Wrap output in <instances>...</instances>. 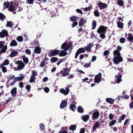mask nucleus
I'll list each match as a JSON object with an SVG mask.
<instances>
[{"label":"nucleus","instance_id":"nucleus-1","mask_svg":"<svg viewBox=\"0 0 133 133\" xmlns=\"http://www.w3.org/2000/svg\"><path fill=\"white\" fill-rule=\"evenodd\" d=\"M79 18H80L79 17L75 16H71L70 18V21L73 22L72 25V28L75 27V26L78 25V23L77 21H78V19H79Z\"/></svg>","mask_w":133,"mask_h":133},{"label":"nucleus","instance_id":"nucleus-2","mask_svg":"<svg viewBox=\"0 0 133 133\" xmlns=\"http://www.w3.org/2000/svg\"><path fill=\"white\" fill-rule=\"evenodd\" d=\"M114 56L113 61L115 64H118L120 62L123 61V59L122 57L120 56V55L119 56L118 54H117L116 56L114 54Z\"/></svg>","mask_w":133,"mask_h":133},{"label":"nucleus","instance_id":"nucleus-3","mask_svg":"<svg viewBox=\"0 0 133 133\" xmlns=\"http://www.w3.org/2000/svg\"><path fill=\"white\" fill-rule=\"evenodd\" d=\"M60 52L59 50L55 49L54 50H52L50 51L48 54L49 57L53 56L58 55Z\"/></svg>","mask_w":133,"mask_h":133},{"label":"nucleus","instance_id":"nucleus-4","mask_svg":"<svg viewBox=\"0 0 133 133\" xmlns=\"http://www.w3.org/2000/svg\"><path fill=\"white\" fill-rule=\"evenodd\" d=\"M102 75L101 72L98 73V75H96L94 79V82L99 84L101 81Z\"/></svg>","mask_w":133,"mask_h":133},{"label":"nucleus","instance_id":"nucleus-5","mask_svg":"<svg viewBox=\"0 0 133 133\" xmlns=\"http://www.w3.org/2000/svg\"><path fill=\"white\" fill-rule=\"evenodd\" d=\"M72 44L71 43H69V44H67L66 42L63 43L61 46V48L64 49L65 51H67V49L70 48L72 46Z\"/></svg>","mask_w":133,"mask_h":133},{"label":"nucleus","instance_id":"nucleus-6","mask_svg":"<svg viewBox=\"0 0 133 133\" xmlns=\"http://www.w3.org/2000/svg\"><path fill=\"white\" fill-rule=\"evenodd\" d=\"M108 27L103 25H101L98 28L97 32L98 33L106 32Z\"/></svg>","mask_w":133,"mask_h":133},{"label":"nucleus","instance_id":"nucleus-7","mask_svg":"<svg viewBox=\"0 0 133 133\" xmlns=\"http://www.w3.org/2000/svg\"><path fill=\"white\" fill-rule=\"evenodd\" d=\"M93 113L92 116V120H94L98 118L100 115V113L98 111L95 109L93 111Z\"/></svg>","mask_w":133,"mask_h":133},{"label":"nucleus","instance_id":"nucleus-8","mask_svg":"<svg viewBox=\"0 0 133 133\" xmlns=\"http://www.w3.org/2000/svg\"><path fill=\"white\" fill-rule=\"evenodd\" d=\"M15 63L16 64L18 65V67L20 70L23 69L24 67L25 64L21 61L18 60L16 61L15 62Z\"/></svg>","mask_w":133,"mask_h":133},{"label":"nucleus","instance_id":"nucleus-9","mask_svg":"<svg viewBox=\"0 0 133 133\" xmlns=\"http://www.w3.org/2000/svg\"><path fill=\"white\" fill-rule=\"evenodd\" d=\"M10 50H11V52L10 54L9 55V56L10 57H13L18 55V52L17 51H18V50H17V51L16 50L11 49Z\"/></svg>","mask_w":133,"mask_h":133},{"label":"nucleus","instance_id":"nucleus-10","mask_svg":"<svg viewBox=\"0 0 133 133\" xmlns=\"http://www.w3.org/2000/svg\"><path fill=\"white\" fill-rule=\"evenodd\" d=\"M8 35L7 31L5 29H3L0 32V37L2 38H4L5 36H7Z\"/></svg>","mask_w":133,"mask_h":133},{"label":"nucleus","instance_id":"nucleus-11","mask_svg":"<svg viewBox=\"0 0 133 133\" xmlns=\"http://www.w3.org/2000/svg\"><path fill=\"white\" fill-rule=\"evenodd\" d=\"M122 47L119 46H117V50H115L114 52V54L115 55L118 54L119 56L121 55V54L120 53V51L121 50Z\"/></svg>","mask_w":133,"mask_h":133},{"label":"nucleus","instance_id":"nucleus-12","mask_svg":"<svg viewBox=\"0 0 133 133\" xmlns=\"http://www.w3.org/2000/svg\"><path fill=\"white\" fill-rule=\"evenodd\" d=\"M80 18V21L79 22V27L83 26L87 22V20H84L83 17Z\"/></svg>","mask_w":133,"mask_h":133},{"label":"nucleus","instance_id":"nucleus-13","mask_svg":"<svg viewBox=\"0 0 133 133\" xmlns=\"http://www.w3.org/2000/svg\"><path fill=\"white\" fill-rule=\"evenodd\" d=\"M69 91V89L68 87L65 88V90L64 89L62 88L60 90V92L63 94H64L65 95H67L68 94Z\"/></svg>","mask_w":133,"mask_h":133},{"label":"nucleus","instance_id":"nucleus-14","mask_svg":"<svg viewBox=\"0 0 133 133\" xmlns=\"http://www.w3.org/2000/svg\"><path fill=\"white\" fill-rule=\"evenodd\" d=\"M98 6L100 10H102L106 8L107 6L106 4L102 2H100L98 4Z\"/></svg>","mask_w":133,"mask_h":133},{"label":"nucleus","instance_id":"nucleus-15","mask_svg":"<svg viewBox=\"0 0 133 133\" xmlns=\"http://www.w3.org/2000/svg\"><path fill=\"white\" fill-rule=\"evenodd\" d=\"M67 104V101L65 100H62L60 104V107L61 109H63L66 107Z\"/></svg>","mask_w":133,"mask_h":133},{"label":"nucleus","instance_id":"nucleus-16","mask_svg":"<svg viewBox=\"0 0 133 133\" xmlns=\"http://www.w3.org/2000/svg\"><path fill=\"white\" fill-rule=\"evenodd\" d=\"M16 92L17 89L16 87H14L12 89L10 92L11 94L13 97H15L16 96Z\"/></svg>","mask_w":133,"mask_h":133},{"label":"nucleus","instance_id":"nucleus-17","mask_svg":"<svg viewBox=\"0 0 133 133\" xmlns=\"http://www.w3.org/2000/svg\"><path fill=\"white\" fill-rule=\"evenodd\" d=\"M120 73H119L118 75H116L115 76V78L117 79L116 83H119L121 81L122 75H119Z\"/></svg>","mask_w":133,"mask_h":133},{"label":"nucleus","instance_id":"nucleus-18","mask_svg":"<svg viewBox=\"0 0 133 133\" xmlns=\"http://www.w3.org/2000/svg\"><path fill=\"white\" fill-rule=\"evenodd\" d=\"M100 126V124L99 122V121H97L96 123L94 126L92 127V130L94 131H95L96 130V129L98 127H99Z\"/></svg>","mask_w":133,"mask_h":133},{"label":"nucleus","instance_id":"nucleus-19","mask_svg":"<svg viewBox=\"0 0 133 133\" xmlns=\"http://www.w3.org/2000/svg\"><path fill=\"white\" fill-rule=\"evenodd\" d=\"M65 50H62L61 51V52H60L59 54V56L60 57L64 56L68 54V53L66 52Z\"/></svg>","mask_w":133,"mask_h":133},{"label":"nucleus","instance_id":"nucleus-20","mask_svg":"<svg viewBox=\"0 0 133 133\" xmlns=\"http://www.w3.org/2000/svg\"><path fill=\"white\" fill-rule=\"evenodd\" d=\"M18 43L14 39L12 40L11 42L10 45L11 46H15L17 45Z\"/></svg>","mask_w":133,"mask_h":133},{"label":"nucleus","instance_id":"nucleus-21","mask_svg":"<svg viewBox=\"0 0 133 133\" xmlns=\"http://www.w3.org/2000/svg\"><path fill=\"white\" fill-rule=\"evenodd\" d=\"M128 37L127 38V40L131 43L133 42V36L130 33L128 34Z\"/></svg>","mask_w":133,"mask_h":133},{"label":"nucleus","instance_id":"nucleus-22","mask_svg":"<svg viewBox=\"0 0 133 133\" xmlns=\"http://www.w3.org/2000/svg\"><path fill=\"white\" fill-rule=\"evenodd\" d=\"M41 49L39 47L36 46L34 50V52L36 54H39L40 53Z\"/></svg>","mask_w":133,"mask_h":133},{"label":"nucleus","instance_id":"nucleus-23","mask_svg":"<svg viewBox=\"0 0 133 133\" xmlns=\"http://www.w3.org/2000/svg\"><path fill=\"white\" fill-rule=\"evenodd\" d=\"M8 10L10 12H13L15 11L16 9H15V7L13 5H10Z\"/></svg>","mask_w":133,"mask_h":133},{"label":"nucleus","instance_id":"nucleus-24","mask_svg":"<svg viewBox=\"0 0 133 133\" xmlns=\"http://www.w3.org/2000/svg\"><path fill=\"white\" fill-rule=\"evenodd\" d=\"M89 116L88 115L83 116L82 117V119L85 122H86L89 118Z\"/></svg>","mask_w":133,"mask_h":133},{"label":"nucleus","instance_id":"nucleus-25","mask_svg":"<svg viewBox=\"0 0 133 133\" xmlns=\"http://www.w3.org/2000/svg\"><path fill=\"white\" fill-rule=\"evenodd\" d=\"M14 25L13 23L11 21H8L6 25V27L11 28L13 27Z\"/></svg>","mask_w":133,"mask_h":133},{"label":"nucleus","instance_id":"nucleus-26","mask_svg":"<svg viewBox=\"0 0 133 133\" xmlns=\"http://www.w3.org/2000/svg\"><path fill=\"white\" fill-rule=\"evenodd\" d=\"M22 59L24 63L27 64L28 63V57H26L24 55L22 56Z\"/></svg>","mask_w":133,"mask_h":133},{"label":"nucleus","instance_id":"nucleus-27","mask_svg":"<svg viewBox=\"0 0 133 133\" xmlns=\"http://www.w3.org/2000/svg\"><path fill=\"white\" fill-rule=\"evenodd\" d=\"M117 27L120 28H122L124 26V23L120 21L117 22Z\"/></svg>","mask_w":133,"mask_h":133},{"label":"nucleus","instance_id":"nucleus-28","mask_svg":"<svg viewBox=\"0 0 133 133\" xmlns=\"http://www.w3.org/2000/svg\"><path fill=\"white\" fill-rule=\"evenodd\" d=\"M115 100H114L112 98H107L106 99V101L107 102L110 104H113Z\"/></svg>","mask_w":133,"mask_h":133},{"label":"nucleus","instance_id":"nucleus-29","mask_svg":"<svg viewBox=\"0 0 133 133\" xmlns=\"http://www.w3.org/2000/svg\"><path fill=\"white\" fill-rule=\"evenodd\" d=\"M76 125H72L69 127V130L74 131L76 130Z\"/></svg>","mask_w":133,"mask_h":133},{"label":"nucleus","instance_id":"nucleus-30","mask_svg":"<svg viewBox=\"0 0 133 133\" xmlns=\"http://www.w3.org/2000/svg\"><path fill=\"white\" fill-rule=\"evenodd\" d=\"M70 110L74 111L76 109V106L75 104H71L70 105Z\"/></svg>","mask_w":133,"mask_h":133},{"label":"nucleus","instance_id":"nucleus-31","mask_svg":"<svg viewBox=\"0 0 133 133\" xmlns=\"http://www.w3.org/2000/svg\"><path fill=\"white\" fill-rule=\"evenodd\" d=\"M78 111L80 113H83L84 112V109L81 106H79L77 108Z\"/></svg>","mask_w":133,"mask_h":133},{"label":"nucleus","instance_id":"nucleus-32","mask_svg":"<svg viewBox=\"0 0 133 133\" xmlns=\"http://www.w3.org/2000/svg\"><path fill=\"white\" fill-rule=\"evenodd\" d=\"M9 63V60L8 59H5L3 62L0 65H3L4 66H6L8 65Z\"/></svg>","mask_w":133,"mask_h":133},{"label":"nucleus","instance_id":"nucleus-33","mask_svg":"<svg viewBox=\"0 0 133 133\" xmlns=\"http://www.w3.org/2000/svg\"><path fill=\"white\" fill-rule=\"evenodd\" d=\"M79 54L84 52H85V49L82 47L79 48L77 51Z\"/></svg>","mask_w":133,"mask_h":133},{"label":"nucleus","instance_id":"nucleus-34","mask_svg":"<svg viewBox=\"0 0 133 133\" xmlns=\"http://www.w3.org/2000/svg\"><path fill=\"white\" fill-rule=\"evenodd\" d=\"M6 18L5 16L3 13L0 12V20L3 21Z\"/></svg>","mask_w":133,"mask_h":133},{"label":"nucleus","instance_id":"nucleus-35","mask_svg":"<svg viewBox=\"0 0 133 133\" xmlns=\"http://www.w3.org/2000/svg\"><path fill=\"white\" fill-rule=\"evenodd\" d=\"M4 66L0 65V68L2 69V72L4 73L6 72L7 71V69Z\"/></svg>","mask_w":133,"mask_h":133},{"label":"nucleus","instance_id":"nucleus-36","mask_svg":"<svg viewBox=\"0 0 133 133\" xmlns=\"http://www.w3.org/2000/svg\"><path fill=\"white\" fill-rule=\"evenodd\" d=\"M97 25V23L95 20H93L92 23V29H95Z\"/></svg>","mask_w":133,"mask_h":133},{"label":"nucleus","instance_id":"nucleus-37","mask_svg":"<svg viewBox=\"0 0 133 133\" xmlns=\"http://www.w3.org/2000/svg\"><path fill=\"white\" fill-rule=\"evenodd\" d=\"M7 49V46L6 45H5L1 49V51L2 53H4L6 52Z\"/></svg>","mask_w":133,"mask_h":133},{"label":"nucleus","instance_id":"nucleus-38","mask_svg":"<svg viewBox=\"0 0 133 133\" xmlns=\"http://www.w3.org/2000/svg\"><path fill=\"white\" fill-rule=\"evenodd\" d=\"M117 3V4L120 6H122L124 4V3L122 0H118Z\"/></svg>","mask_w":133,"mask_h":133},{"label":"nucleus","instance_id":"nucleus-39","mask_svg":"<svg viewBox=\"0 0 133 133\" xmlns=\"http://www.w3.org/2000/svg\"><path fill=\"white\" fill-rule=\"evenodd\" d=\"M58 60L57 58L56 57H52L50 59L51 62L53 63L57 62Z\"/></svg>","mask_w":133,"mask_h":133},{"label":"nucleus","instance_id":"nucleus-40","mask_svg":"<svg viewBox=\"0 0 133 133\" xmlns=\"http://www.w3.org/2000/svg\"><path fill=\"white\" fill-rule=\"evenodd\" d=\"M35 77L34 76L31 75L30 76V78L29 82L31 83H33L35 81Z\"/></svg>","mask_w":133,"mask_h":133},{"label":"nucleus","instance_id":"nucleus-41","mask_svg":"<svg viewBox=\"0 0 133 133\" xmlns=\"http://www.w3.org/2000/svg\"><path fill=\"white\" fill-rule=\"evenodd\" d=\"M106 32H102L100 33H99L100 34V37L101 38H102V39H104L105 38V34Z\"/></svg>","mask_w":133,"mask_h":133},{"label":"nucleus","instance_id":"nucleus-42","mask_svg":"<svg viewBox=\"0 0 133 133\" xmlns=\"http://www.w3.org/2000/svg\"><path fill=\"white\" fill-rule=\"evenodd\" d=\"M116 119L114 120L110 121L109 124V126L111 127L113 125L116 123Z\"/></svg>","mask_w":133,"mask_h":133},{"label":"nucleus","instance_id":"nucleus-43","mask_svg":"<svg viewBox=\"0 0 133 133\" xmlns=\"http://www.w3.org/2000/svg\"><path fill=\"white\" fill-rule=\"evenodd\" d=\"M3 5L5 6L6 9H7L9 8L10 5L9 4V2H5L3 3Z\"/></svg>","mask_w":133,"mask_h":133},{"label":"nucleus","instance_id":"nucleus-44","mask_svg":"<svg viewBox=\"0 0 133 133\" xmlns=\"http://www.w3.org/2000/svg\"><path fill=\"white\" fill-rule=\"evenodd\" d=\"M17 40L19 42H21L23 40V38L22 36H19L17 38Z\"/></svg>","mask_w":133,"mask_h":133},{"label":"nucleus","instance_id":"nucleus-45","mask_svg":"<svg viewBox=\"0 0 133 133\" xmlns=\"http://www.w3.org/2000/svg\"><path fill=\"white\" fill-rule=\"evenodd\" d=\"M34 0H26V3L27 4H32Z\"/></svg>","mask_w":133,"mask_h":133},{"label":"nucleus","instance_id":"nucleus-46","mask_svg":"<svg viewBox=\"0 0 133 133\" xmlns=\"http://www.w3.org/2000/svg\"><path fill=\"white\" fill-rule=\"evenodd\" d=\"M94 14L97 17H98L100 16L99 12L97 10H96L94 11Z\"/></svg>","mask_w":133,"mask_h":133},{"label":"nucleus","instance_id":"nucleus-47","mask_svg":"<svg viewBox=\"0 0 133 133\" xmlns=\"http://www.w3.org/2000/svg\"><path fill=\"white\" fill-rule=\"evenodd\" d=\"M41 130L43 131L45 129L44 125L43 124H41L39 126Z\"/></svg>","mask_w":133,"mask_h":133},{"label":"nucleus","instance_id":"nucleus-48","mask_svg":"<svg viewBox=\"0 0 133 133\" xmlns=\"http://www.w3.org/2000/svg\"><path fill=\"white\" fill-rule=\"evenodd\" d=\"M119 41L120 43H123L125 41V39L124 37H122L119 39Z\"/></svg>","mask_w":133,"mask_h":133},{"label":"nucleus","instance_id":"nucleus-49","mask_svg":"<svg viewBox=\"0 0 133 133\" xmlns=\"http://www.w3.org/2000/svg\"><path fill=\"white\" fill-rule=\"evenodd\" d=\"M38 43V42L37 40H35L31 42V45H35L37 44Z\"/></svg>","mask_w":133,"mask_h":133},{"label":"nucleus","instance_id":"nucleus-50","mask_svg":"<svg viewBox=\"0 0 133 133\" xmlns=\"http://www.w3.org/2000/svg\"><path fill=\"white\" fill-rule=\"evenodd\" d=\"M5 43V42L4 41H0V49L3 47Z\"/></svg>","mask_w":133,"mask_h":133},{"label":"nucleus","instance_id":"nucleus-51","mask_svg":"<svg viewBox=\"0 0 133 133\" xmlns=\"http://www.w3.org/2000/svg\"><path fill=\"white\" fill-rule=\"evenodd\" d=\"M32 75L34 76L35 77L37 75V72L36 71L33 70L32 71Z\"/></svg>","mask_w":133,"mask_h":133},{"label":"nucleus","instance_id":"nucleus-52","mask_svg":"<svg viewBox=\"0 0 133 133\" xmlns=\"http://www.w3.org/2000/svg\"><path fill=\"white\" fill-rule=\"evenodd\" d=\"M15 77V76L14 75H13L11 77H9V78L8 79L7 81L6 82V83H7L8 82H9L10 80H12L13 79H14V78Z\"/></svg>","mask_w":133,"mask_h":133},{"label":"nucleus","instance_id":"nucleus-53","mask_svg":"<svg viewBox=\"0 0 133 133\" xmlns=\"http://www.w3.org/2000/svg\"><path fill=\"white\" fill-rule=\"evenodd\" d=\"M25 51V53L27 54L30 55L31 54V50L29 49H26Z\"/></svg>","mask_w":133,"mask_h":133},{"label":"nucleus","instance_id":"nucleus-54","mask_svg":"<svg viewBox=\"0 0 133 133\" xmlns=\"http://www.w3.org/2000/svg\"><path fill=\"white\" fill-rule=\"evenodd\" d=\"M63 75V76H66L69 75V72L67 71H64L63 73L62 74Z\"/></svg>","mask_w":133,"mask_h":133},{"label":"nucleus","instance_id":"nucleus-55","mask_svg":"<svg viewBox=\"0 0 133 133\" xmlns=\"http://www.w3.org/2000/svg\"><path fill=\"white\" fill-rule=\"evenodd\" d=\"M92 8V6H89V7H86L85 8L84 10L86 11H87L91 9Z\"/></svg>","mask_w":133,"mask_h":133},{"label":"nucleus","instance_id":"nucleus-56","mask_svg":"<svg viewBox=\"0 0 133 133\" xmlns=\"http://www.w3.org/2000/svg\"><path fill=\"white\" fill-rule=\"evenodd\" d=\"M45 65V63L44 61H42L41 62L40 66L41 67L43 68L44 66Z\"/></svg>","mask_w":133,"mask_h":133},{"label":"nucleus","instance_id":"nucleus-57","mask_svg":"<svg viewBox=\"0 0 133 133\" xmlns=\"http://www.w3.org/2000/svg\"><path fill=\"white\" fill-rule=\"evenodd\" d=\"M76 11L78 13L80 14H81L82 15L83 12L81 10L79 9H77L76 10Z\"/></svg>","mask_w":133,"mask_h":133},{"label":"nucleus","instance_id":"nucleus-58","mask_svg":"<svg viewBox=\"0 0 133 133\" xmlns=\"http://www.w3.org/2000/svg\"><path fill=\"white\" fill-rule=\"evenodd\" d=\"M92 44H91V43H90L89 44H87V47L88 48H89L91 49V48L93 46L94 44L93 43H92Z\"/></svg>","mask_w":133,"mask_h":133},{"label":"nucleus","instance_id":"nucleus-59","mask_svg":"<svg viewBox=\"0 0 133 133\" xmlns=\"http://www.w3.org/2000/svg\"><path fill=\"white\" fill-rule=\"evenodd\" d=\"M74 97L73 96V97L71 98V102L72 103L76 104L77 103V102L75 101V97Z\"/></svg>","mask_w":133,"mask_h":133},{"label":"nucleus","instance_id":"nucleus-60","mask_svg":"<svg viewBox=\"0 0 133 133\" xmlns=\"http://www.w3.org/2000/svg\"><path fill=\"white\" fill-rule=\"evenodd\" d=\"M109 53V51L108 50H106L104 52V56L108 55Z\"/></svg>","mask_w":133,"mask_h":133},{"label":"nucleus","instance_id":"nucleus-61","mask_svg":"<svg viewBox=\"0 0 133 133\" xmlns=\"http://www.w3.org/2000/svg\"><path fill=\"white\" fill-rule=\"evenodd\" d=\"M30 88L31 87L30 85H27L25 87L26 89L28 90V92L30 91Z\"/></svg>","mask_w":133,"mask_h":133},{"label":"nucleus","instance_id":"nucleus-62","mask_svg":"<svg viewBox=\"0 0 133 133\" xmlns=\"http://www.w3.org/2000/svg\"><path fill=\"white\" fill-rule=\"evenodd\" d=\"M19 87L21 88H22L23 87V83L22 82H20L19 83Z\"/></svg>","mask_w":133,"mask_h":133},{"label":"nucleus","instance_id":"nucleus-63","mask_svg":"<svg viewBox=\"0 0 133 133\" xmlns=\"http://www.w3.org/2000/svg\"><path fill=\"white\" fill-rule=\"evenodd\" d=\"M85 131V130L84 128H81L80 131L79 133H84Z\"/></svg>","mask_w":133,"mask_h":133},{"label":"nucleus","instance_id":"nucleus-64","mask_svg":"<svg viewBox=\"0 0 133 133\" xmlns=\"http://www.w3.org/2000/svg\"><path fill=\"white\" fill-rule=\"evenodd\" d=\"M44 90L46 93H48L49 91V89L48 87H45L44 88Z\"/></svg>","mask_w":133,"mask_h":133}]
</instances>
